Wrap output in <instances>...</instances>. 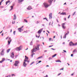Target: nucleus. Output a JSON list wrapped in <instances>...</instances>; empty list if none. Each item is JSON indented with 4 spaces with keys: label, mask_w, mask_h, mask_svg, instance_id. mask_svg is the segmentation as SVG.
I'll list each match as a JSON object with an SVG mask.
<instances>
[{
    "label": "nucleus",
    "mask_w": 77,
    "mask_h": 77,
    "mask_svg": "<svg viewBox=\"0 0 77 77\" xmlns=\"http://www.w3.org/2000/svg\"><path fill=\"white\" fill-rule=\"evenodd\" d=\"M39 46H40L39 45H37V46L35 47V48H34L33 49L31 50L32 53L31 55L32 57H33V55H35V53H33V52H35V51H38V50H39Z\"/></svg>",
    "instance_id": "f257e3e1"
},
{
    "label": "nucleus",
    "mask_w": 77,
    "mask_h": 77,
    "mask_svg": "<svg viewBox=\"0 0 77 77\" xmlns=\"http://www.w3.org/2000/svg\"><path fill=\"white\" fill-rule=\"evenodd\" d=\"M22 48V46H20L19 47H17L15 49L16 50H17V51H20V50H21V49Z\"/></svg>",
    "instance_id": "f03ea898"
},
{
    "label": "nucleus",
    "mask_w": 77,
    "mask_h": 77,
    "mask_svg": "<svg viewBox=\"0 0 77 77\" xmlns=\"http://www.w3.org/2000/svg\"><path fill=\"white\" fill-rule=\"evenodd\" d=\"M77 45V43H75L74 44L72 43V42H71L69 43V46H72L73 45Z\"/></svg>",
    "instance_id": "7ed1b4c3"
},
{
    "label": "nucleus",
    "mask_w": 77,
    "mask_h": 77,
    "mask_svg": "<svg viewBox=\"0 0 77 77\" xmlns=\"http://www.w3.org/2000/svg\"><path fill=\"white\" fill-rule=\"evenodd\" d=\"M18 63H19V61H16L15 62V63L14 64V66H17Z\"/></svg>",
    "instance_id": "20e7f679"
},
{
    "label": "nucleus",
    "mask_w": 77,
    "mask_h": 77,
    "mask_svg": "<svg viewBox=\"0 0 77 77\" xmlns=\"http://www.w3.org/2000/svg\"><path fill=\"white\" fill-rule=\"evenodd\" d=\"M26 60H24L23 61V65L25 67L27 66V64L26 63Z\"/></svg>",
    "instance_id": "39448f33"
},
{
    "label": "nucleus",
    "mask_w": 77,
    "mask_h": 77,
    "mask_svg": "<svg viewBox=\"0 0 77 77\" xmlns=\"http://www.w3.org/2000/svg\"><path fill=\"white\" fill-rule=\"evenodd\" d=\"M44 5L45 7L47 8H48L50 5H48V4L45 3L44 4Z\"/></svg>",
    "instance_id": "423d86ee"
},
{
    "label": "nucleus",
    "mask_w": 77,
    "mask_h": 77,
    "mask_svg": "<svg viewBox=\"0 0 77 77\" xmlns=\"http://www.w3.org/2000/svg\"><path fill=\"white\" fill-rule=\"evenodd\" d=\"M11 57L12 58H14V53L12 52L11 54Z\"/></svg>",
    "instance_id": "0eeeda50"
},
{
    "label": "nucleus",
    "mask_w": 77,
    "mask_h": 77,
    "mask_svg": "<svg viewBox=\"0 0 77 77\" xmlns=\"http://www.w3.org/2000/svg\"><path fill=\"white\" fill-rule=\"evenodd\" d=\"M4 49H3L2 51L1 52V54L2 56H3L4 55Z\"/></svg>",
    "instance_id": "6e6552de"
},
{
    "label": "nucleus",
    "mask_w": 77,
    "mask_h": 77,
    "mask_svg": "<svg viewBox=\"0 0 77 77\" xmlns=\"http://www.w3.org/2000/svg\"><path fill=\"white\" fill-rule=\"evenodd\" d=\"M49 15V19H51L52 18V13H50Z\"/></svg>",
    "instance_id": "1a4fd4ad"
},
{
    "label": "nucleus",
    "mask_w": 77,
    "mask_h": 77,
    "mask_svg": "<svg viewBox=\"0 0 77 77\" xmlns=\"http://www.w3.org/2000/svg\"><path fill=\"white\" fill-rule=\"evenodd\" d=\"M18 30L19 32H22V31H23V29H21V28H18Z\"/></svg>",
    "instance_id": "9d476101"
},
{
    "label": "nucleus",
    "mask_w": 77,
    "mask_h": 77,
    "mask_svg": "<svg viewBox=\"0 0 77 77\" xmlns=\"http://www.w3.org/2000/svg\"><path fill=\"white\" fill-rule=\"evenodd\" d=\"M6 59L5 58H3L2 59V60L1 61H0V63H2V62H3L4 60H5Z\"/></svg>",
    "instance_id": "9b49d317"
},
{
    "label": "nucleus",
    "mask_w": 77,
    "mask_h": 77,
    "mask_svg": "<svg viewBox=\"0 0 77 77\" xmlns=\"http://www.w3.org/2000/svg\"><path fill=\"white\" fill-rule=\"evenodd\" d=\"M42 29L39 30L38 32V33L39 34H40L41 33V32H42Z\"/></svg>",
    "instance_id": "f8f14e48"
},
{
    "label": "nucleus",
    "mask_w": 77,
    "mask_h": 77,
    "mask_svg": "<svg viewBox=\"0 0 77 77\" xmlns=\"http://www.w3.org/2000/svg\"><path fill=\"white\" fill-rule=\"evenodd\" d=\"M60 15H66V13H62L60 14Z\"/></svg>",
    "instance_id": "ddd939ff"
},
{
    "label": "nucleus",
    "mask_w": 77,
    "mask_h": 77,
    "mask_svg": "<svg viewBox=\"0 0 77 77\" xmlns=\"http://www.w3.org/2000/svg\"><path fill=\"white\" fill-rule=\"evenodd\" d=\"M28 10H30L32 9V7L30 6H29L27 8Z\"/></svg>",
    "instance_id": "4468645a"
},
{
    "label": "nucleus",
    "mask_w": 77,
    "mask_h": 77,
    "mask_svg": "<svg viewBox=\"0 0 77 77\" xmlns=\"http://www.w3.org/2000/svg\"><path fill=\"white\" fill-rule=\"evenodd\" d=\"M16 18H17V16H16V15L15 14L14 15V20H16Z\"/></svg>",
    "instance_id": "2eb2a0df"
},
{
    "label": "nucleus",
    "mask_w": 77,
    "mask_h": 77,
    "mask_svg": "<svg viewBox=\"0 0 77 77\" xmlns=\"http://www.w3.org/2000/svg\"><path fill=\"white\" fill-rule=\"evenodd\" d=\"M75 52H77V50L76 49L74 51H73V54H74L75 53Z\"/></svg>",
    "instance_id": "dca6fc26"
},
{
    "label": "nucleus",
    "mask_w": 77,
    "mask_h": 77,
    "mask_svg": "<svg viewBox=\"0 0 77 77\" xmlns=\"http://www.w3.org/2000/svg\"><path fill=\"white\" fill-rule=\"evenodd\" d=\"M25 60H28L29 58L28 57H27V56H25Z\"/></svg>",
    "instance_id": "f3484780"
},
{
    "label": "nucleus",
    "mask_w": 77,
    "mask_h": 77,
    "mask_svg": "<svg viewBox=\"0 0 77 77\" xmlns=\"http://www.w3.org/2000/svg\"><path fill=\"white\" fill-rule=\"evenodd\" d=\"M18 1H19L18 2V3H20L21 2H23V1L24 0H17Z\"/></svg>",
    "instance_id": "a211bd4d"
},
{
    "label": "nucleus",
    "mask_w": 77,
    "mask_h": 77,
    "mask_svg": "<svg viewBox=\"0 0 77 77\" xmlns=\"http://www.w3.org/2000/svg\"><path fill=\"white\" fill-rule=\"evenodd\" d=\"M14 5H13V6H11V9L10 10V11H11V10H12L13 9V8H14Z\"/></svg>",
    "instance_id": "6ab92c4d"
},
{
    "label": "nucleus",
    "mask_w": 77,
    "mask_h": 77,
    "mask_svg": "<svg viewBox=\"0 0 77 77\" xmlns=\"http://www.w3.org/2000/svg\"><path fill=\"white\" fill-rule=\"evenodd\" d=\"M35 23L36 24H38V23H39V21L37 20Z\"/></svg>",
    "instance_id": "aec40b11"
},
{
    "label": "nucleus",
    "mask_w": 77,
    "mask_h": 77,
    "mask_svg": "<svg viewBox=\"0 0 77 77\" xmlns=\"http://www.w3.org/2000/svg\"><path fill=\"white\" fill-rule=\"evenodd\" d=\"M8 41H10L11 42L12 41V40L11 39V38H9L8 39Z\"/></svg>",
    "instance_id": "412c9836"
},
{
    "label": "nucleus",
    "mask_w": 77,
    "mask_h": 77,
    "mask_svg": "<svg viewBox=\"0 0 77 77\" xmlns=\"http://www.w3.org/2000/svg\"><path fill=\"white\" fill-rule=\"evenodd\" d=\"M56 62H61V61L60 60H58L56 61Z\"/></svg>",
    "instance_id": "4be33fe9"
},
{
    "label": "nucleus",
    "mask_w": 77,
    "mask_h": 77,
    "mask_svg": "<svg viewBox=\"0 0 77 77\" xmlns=\"http://www.w3.org/2000/svg\"><path fill=\"white\" fill-rule=\"evenodd\" d=\"M10 50H11V49H8L7 50V53H9V51H10Z\"/></svg>",
    "instance_id": "5701e85b"
},
{
    "label": "nucleus",
    "mask_w": 77,
    "mask_h": 77,
    "mask_svg": "<svg viewBox=\"0 0 77 77\" xmlns=\"http://www.w3.org/2000/svg\"><path fill=\"white\" fill-rule=\"evenodd\" d=\"M48 2L50 3H51V2H52L51 0H48Z\"/></svg>",
    "instance_id": "b1692460"
},
{
    "label": "nucleus",
    "mask_w": 77,
    "mask_h": 77,
    "mask_svg": "<svg viewBox=\"0 0 77 77\" xmlns=\"http://www.w3.org/2000/svg\"><path fill=\"white\" fill-rule=\"evenodd\" d=\"M56 55H57V54H55L54 55L52 56V57H55V56H56Z\"/></svg>",
    "instance_id": "393cba45"
},
{
    "label": "nucleus",
    "mask_w": 77,
    "mask_h": 77,
    "mask_svg": "<svg viewBox=\"0 0 77 77\" xmlns=\"http://www.w3.org/2000/svg\"><path fill=\"white\" fill-rule=\"evenodd\" d=\"M24 21L25 23H28L27 20H26V19H24Z\"/></svg>",
    "instance_id": "a878e982"
},
{
    "label": "nucleus",
    "mask_w": 77,
    "mask_h": 77,
    "mask_svg": "<svg viewBox=\"0 0 77 77\" xmlns=\"http://www.w3.org/2000/svg\"><path fill=\"white\" fill-rule=\"evenodd\" d=\"M41 58H42V56H41V57H39L38 58V59H41Z\"/></svg>",
    "instance_id": "bb28decb"
},
{
    "label": "nucleus",
    "mask_w": 77,
    "mask_h": 77,
    "mask_svg": "<svg viewBox=\"0 0 77 77\" xmlns=\"http://www.w3.org/2000/svg\"><path fill=\"white\" fill-rule=\"evenodd\" d=\"M9 2H10V1H9L6 2V5H8V3H9Z\"/></svg>",
    "instance_id": "cd10ccee"
},
{
    "label": "nucleus",
    "mask_w": 77,
    "mask_h": 77,
    "mask_svg": "<svg viewBox=\"0 0 77 77\" xmlns=\"http://www.w3.org/2000/svg\"><path fill=\"white\" fill-rule=\"evenodd\" d=\"M11 42L10 41H8V45H9V44H10V43H11Z\"/></svg>",
    "instance_id": "c85d7f7f"
},
{
    "label": "nucleus",
    "mask_w": 77,
    "mask_h": 77,
    "mask_svg": "<svg viewBox=\"0 0 77 77\" xmlns=\"http://www.w3.org/2000/svg\"><path fill=\"white\" fill-rule=\"evenodd\" d=\"M63 28V29H65V28H66V27L65 26H63L62 27Z\"/></svg>",
    "instance_id": "c756f323"
},
{
    "label": "nucleus",
    "mask_w": 77,
    "mask_h": 77,
    "mask_svg": "<svg viewBox=\"0 0 77 77\" xmlns=\"http://www.w3.org/2000/svg\"><path fill=\"white\" fill-rule=\"evenodd\" d=\"M65 26V23H63L62 25V26L63 27V26Z\"/></svg>",
    "instance_id": "7c9ffc66"
},
{
    "label": "nucleus",
    "mask_w": 77,
    "mask_h": 77,
    "mask_svg": "<svg viewBox=\"0 0 77 77\" xmlns=\"http://www.w3.org/2000/svg\"><path fill=\"white\" fill-rule=\"evenodd\" d=\"M42 61L40 60V61H39V62H38V63H37L36 65H37L38 63H41V62Z\"/></svg>",
    "instance_id": "2f4dec72"
},
{
    "label": "nucleus",
    "mask_w": 77,
    "mask_h": 77,
    "mask_svg": "<svg viewBox=\"0 0 77 77\" xmlns=\"http://www.w3.org/2000/svg\"><path fill=\"white\" fill-rule=\"evenodd\" d=\"M34 63H35V62L34 61L31 63L30 64V65H32V64H33Z\"/></svg>",
    "instance_id": "473e14b6"
},
{
    "label": "nucleus",
    "mask_w": 77,
    "mask_h": 77,
    "mask_svg": "<svg viewBox=\"0 0 77 77\" xmlns=\"http://www.w3.org/2000/svg\"><path fill=\"white\" fill-rule=\"evenodd\" d=\"M76 12H75L72 15H74L75 14Z\"/></svg>",
    "instance_id": "72a5a7b5"
},
{
    "label": "nucleus",
    "mask_w": 77,
    "mask_h": 77,
    "mask_svg": "<svg viewBox=\"0 0 77 77\" xmlns=\"http://www.w3.org/2000/svg\"><path fill=\"white\" fill-rule=\"evenodd\" d=\"M13 34L14 35H15V31H14L13 32Z\"/></svg>",
    "instance_id": "f704fd0d"
},
{
    "label": "nucleus",
    "mask_w": 77,
    "mask_h": 77,
    "mask_svg": "<svg viewBox=\"0 0 77 77\" xmlns=\"http://www.w3.org/2000/svg\"><path fill=\"white\" fill-rule=\"evenodd\" d=\"M52 39L51 38H49V41H51Z\"/></svg>",
    "instance_id": "c9c22d12"
},
{
    "label": "nucleus",
    "mask_w": 77,
    "mask_h": 77,
    "mask_svg": "<svg viewBox=\"0 0 77 77\" xmlns=\"http://www.w3.org/2000/svg\"><path fill=\"white\" fill-rule=\"evenodd\" d=\"M15 75L14 74H12V77H13V76H15Z\"/></svg>",
    "instance_id": "e433bc0d"
},
{
    "label": "nucleus",
    "mask_w": 77,
    "mask_h": 77,
    "mask_svg": "<svg viewBox=\"0 0 77 77\" xmlns=\"http://www.w3.org/2000/svg\"><path fill=\"white\" fill-rule=\"evenodd\" d=\"M61 74H62V73H60L58 74V76H59V75H60Z\"/></svg>",
    "instance_id": "4c0bfd02"
},
{
    "label": "nucleus",
    "mask_w": 77,
    "mask_h": 77,
    "mask_svg": "<svg viewBox=\"0 0 77 77\" xmlns=\"http://www.w3.org/2000/svg\"><path fill=\"white\" fill-rule=\"evenodd\" d=\"M66 35H67V33H66V34H65V37L64 38H66Z\"/></svg>",
    "instance_id": "58836bf2"
},
{
    "label": "nucleus",
    "mask_w": 77,
    "mask_h": 77,
    "mask_svg": "<svg viewBox=\"0 0 77 77\" xmlns=\"http://www.w3.org/2000/svg\"><path fill=\"white\" fill-rule=\"evenodd\" d=\"M63 51H64L65 53H66V51L65 50H63Z\"/></svg>",
    "instance_id": "ea45409f"
},
{
    "label": "nucleus",
    "mask_w": 77,
    "mask_h": 77,
    "mask_svg": "<svg viewBox=\"0 0 77 77\" xmlns=\"http://www.w3.org/2000/svg\"><path fill=\"white\" fill-rule=\"evenodd\" d=\"M51 49V50H56V49H54V48H52Z\"/></svg>",
    "instance_id": "a19ab883"
},
{
    "label": "nucleus",
    "mask_w": 77,
    "mask_h": 77,
    "mask_svg": "<svg viewBox=\"0 0 77 77\" xmlns=\"http://www.w3.org/2000/svg\"><path fill=\"white\" fill-rule=\"evenodd\" d=\"M60 70H63V68L62 69H60Z\"/></svg>",
    "instance_id": "79ce46f5"
},
{
    "label": "nucleus",
    "mask_w": 77,
    "mask_h": 77,
    "mask_svg": "<svg viewBox=\"0 0 77 77\" xmlns=\"http://www.w3.org/2000/svg\"><path fill=\"white\" fill-rule=\"evenodd\" d=\"M43 20H47V18H44L43 19Z\"/></svg>",
    "instance_id": "37998d69"
},
{
    "label": "nucleus",
    "mask_w": 77,
    "mask_h": 77,
    "mask_svg": "<svg viewBox=\"0 0 77 77\" xmlns=\"http://www.w3.org/2000/svg\"><path fill=\"white\" fill-rule=\"evenodd\" d=\"M12 24H15V21L12 22Z\"/></svg>",
    "instance_id": "c03bdc74"
},
{
    "label": "nucleus",
    "mask_w": 77,
    "mask_h": 77,
    "mask_svg": "<svg viewBox=\"0 0 77 77\" xmlns=\"http://www.w3.org/2000/svg\"><path fill=\"white\" fill-rule=\"evenodd\" d=\"M70 18V15H69V16L68 17V18Z\"/></svg>",
    "instance_id": "a18cd8bd"
},
{
    "label": "nucleus",
    "mask_w": 77,
    "mask_h": 77,
    "mask_svg": "<svg viewBox=\"0 0 77 77\" xmlns=\"http://www.w3.org/2000/svg\"><path fill=\"white\" fill-rule=\"evenodd\" d=\"M64 20L65 21H66V18H64Z\"/></svg>",
    "instance_id": "49530a36"
},
{
    "label": "nucleus",
    "mask_w": 77,
    "mask_h": 77,
    "mask_svg": "<svg viewBox=\"0 0 77 77\" xmlns=\"http://www.w3.org/2000/svg\"><path fill=\"white\" fill-rule=\"evenodd\" d=\"M74 73H72V74L71 75H72V76L74 75Z\"/></svg>",
    "instance_id": "de8ad7c7"
},
{
    "label": "nucleus",
    "mask_w": 77,
    "mask_h": 77,
    "mask_svg": "<svg viewBox=\"0 0 77 77\" xmlns=\"http://www.w3.org/2000/svg\"><path fill=\"white\" fill-rule=\"evenodd\" d=\"M53 45H51V46H49V47H53Z\"/></svg>",
    "instance_id": "09e8293b"
},
{
    "label": "nucleus",
    "mask_w": 77,
    "mask_h": 77,
    "mask_svg": "<svg viewBox=\"0 0 77 77\" xmlns=\"http://www.w3.org/2000/svg\"><path fill=\"white\" fill-rule=\"evenodd\" d=\"M47 32H48V33H49V34L50 33V32H49V31H48L47 30Z\"/></svg>",
    "instance_id": "8fccbe9b"
},
{
    "label": "nucleus",
    "mask_w": 77,
    "mask_h": 77,
    "mask_svg": "<svg viewBox=\"0 0 77 77\" xmlns=\"http://www.w3.org/2000/svg\"><path fill=\"white\" fill-rule=\"evenodd\" d=\"M2 2H0V5H2Z\"/></svg>",
    "instance_id": "3c124183"
},
{
    "label": "nucleus",
    "mask_w": 77,
    "mask_h": 77,
    "mask_svg": "<svg viewBox=\"0 0 77 77\" xmlns=\"http://www.w3.org/2000/svg\"><path fill=\"white\" fill-rule=\"evenodd\" d=\"M26 62H29V61L28 60H26Z\"/></svg>",
    "instance_id": "603ef678"
},
{
    "label": "nucleus",
    "mask_w": 77,
    "mask_h": 77,
    "mask_svg": "<svg viewBox=\"0 0 77 77\" xmlns=\"http://www.w3.org/2000/svg\"><path fill=\"white\" fill-rule=\"evenodd\" d=\"M71 56H72V57L73 56V54H71Z\"/></svg>",
    "instance_id": "864d4df0"
},
{
    "label": "nucleus",
    "mask_w": 77,
    "mask_h": 77,
    "mask_svg": "<svg viewBox=\"0 0 77 77\" xmlns=\"http://www.w3.org/2000/svg\"><path fill=\"white\" fill-rule=\"evenodd\" d=\"M9 37H7L6 38V39H8V38H9Z\"/></svg>",
    "instance_id": "5fc2aeb1"
},
{
    "label": "nucleus",
    "mask_w": 77,
    "mask_h": 77,
    "mask_svg": "<svg viewBox=\"0 0 77 77\" xmlns=\"http://www.w3.org/2000/svg\"><path fill=\"white\" fill-rule=\"evenodd\" d=\"M44 77H48V75H46V76H44Z\"/></svg>",
    "instance_id": "6e6d98bb"
},
{
    "label": "nucleus",
    "mask_w": 77,
    "mask_h": 77,
    "mask_svg": "<svg viewBox=\"0 0 77 77\" xmlns=\"http://www.w3.org/2000/svg\"><path fill=\"white\" fill-rule=\"evenodd\" d=\"M57 23H59V21H58V20H57Z\"/></svg>",
    "instance_id": "4d7b16f0"
},
{
    "label": "nucleus",
    "mask_w": 77,
    "mask_h": 77,
    "mask_svg": "<svg viewBox=\"0 0 77 77\" xmlns=\"http://www.w3.org/2000/svg\"><path fill=\"white\" fill-rule=\"evenodd\" d=\"M23 26H22V27H21V28H21V29H22V28H23Z\"/></svg>",
    "instance_id": "13d9d810"
},
{
    "label": "nucleus",
    "mask_w": 77,
    "mask_h": 77,
    "mask_svg": "<svg viewBox=\"0 0 77 77\" xmlns=\"http://www.w3.org/2000/svg\"><path fill=\"white\" fill-rule=\"evenodd\" d=\"M3 1H4V0H2V1H1V2H3Z\"/></svg>",
    "instance_id": "bf43d9fd"
},
{
    "label": "nucleus",
    "mask_w": 77,
    "mask_h": 77,
    "mask_svg": "<svg viewBox=\"0 0 77 77\" xmlns=\"http://www.w3.org/2000/svg\"><path fill=\"white\" fill-rule=\"evenodd\" d=\"M51 24V22H50L49 23V25H50Z\"/></svg>",
    "instance_id": "052dcab7"
},
{
    "label": "nucleus",
    "mask_w": 77,
    "mask_h": 77,
    "mask_svg": "<svg viewBox=\"0 0 77 77\" xmlns=\"http://www.w3.org/2000/svg\"><path fill=\"white\" fill-rule=\"evenodd\" d=\"M67 34H69V31L67 32Z\"/></svg>",
    "instance_id": "680f3d73"
},
{
    "label": "nucleus",
    "mask_w": 77,
    "mask_h": 77,
    "mask_svg": "<svg viewBox=\"0 0 77 77\" xmlns=\"http://www.w3.org/2000/svg\"><path fill=\"white\" fill-rule=\"evenodd\" d=\"M2 36H3V33H2Z\"/></svg>",
    "instance_id": "e2e57ef3"
},
{
    "label": "nucleus",
    "mask_w": 77,
    "mask_h": 77,
    "mask_svg": "<svg viewBox=\"0 0 77 77\" xmlns=\"http://www.w3.org/2000/svg\"><path fill=\"white\" fill-rule=\"evenodd\" d=\"M66 3H65L64 4V5H66Z\"/></svg>",
    "instance_id": "0e129e2a"
},
{
    "label": "nucleus",
    "mask_w": 77,
    "mask_h": 77,
    "mask_svg": "<svg viewBox=\"0 0 77 77\" xmlns=\"http://www.w3.org/2000/svg\"><path fill=\"white\" fill-rule=\"evenodd\" d=\"M58 26H60V25H59V24H58Z\"/></svg>",
    "instance_id": "69168bd1"
},
{
    "label": "nucleus",
    "mask_w": 77,
    "mask_h": 77,
    "mask_svg": "<svg viewBox=\"0 0 77 77\" xmlns=\"http://www.w3.org/2000/svg\"><path fill=\"white\" fill-rule=\"evenodd\" d=\"M63 44H65V42H63Z\"/></svg>",
    "instance_id": "338daca9"
},
{
    "label": "nucleus",
    "mask_w": 77,
    "mask_h": 77,
    "mask_svg": "<svg viewBox=\"0 0 77 77\" xmlns=\"http://www.w3.org/2000/svg\"><path fill=\"white\" fill-rule=\"evenodd\" d=\"M4 7L3 6H1V8H4Z\"/></svg>",
    "instance_id": "774afa93"
}]
</instances>
